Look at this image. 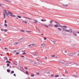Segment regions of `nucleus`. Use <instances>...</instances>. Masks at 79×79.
Returning a JSON list of instances; mask_svg holds the SVG:
<instances>
[{
    "label": "nucleus",
    "instance_id": "ea45409f",
    "mask_svg": "<svg viewBox=\"0 0 79 79\" xmlns=\"http://www.w3.org/2000/svg\"><path fill=\"white\" fill-rule=\"evenodd\" d=\"M36 74L37 75H40V74L39 73H37Z\"/></svg>",
    "mask_w": 79,
    "mask_h": 79
},
{
    "label": "nucleus",
    "instance_id": "aec40b11",
    "mask_svg": "<svg viewBox=\"0 0 79 79\" xmlns=\"http://www.w3.org/2000/svg\"><path fill=\"white\" fill-rule=\"evenodd\" d=\"M4 60H8V59H7V57H4Z\"/></svg>",
    "mask_w": 79,
    "mask_h": 79
},
{
    "label": "nucleus",
    "instance_id": "f3484780",
    "mask_svg": "<svg viewBox=\"0 0 79 79\" xmlns=\"http://www.w3.org/2000/svg\"><path fill=\"white\" fill-rule=\"evenodd\" d=\"M53 20H52L50 21V24H52V23H53Z\"/></svg>",
    "mask_w": 79,
    "mask_h": 79
},
{
    "label": "nucleus",
    "instance_id": "ddd939ff",
    "mask_svg": "<svg viewBox=\"0 0 79 79\" xmlns=\"http://www.w3.org/2000/svg\"><path fill=\"white\" fill-rule=\"evenodd\" d=\"M41 21L43 22H45V21H47V20L45 19H41Z\"/></svg>",
    "mask_w": 79,
    "mask_h": 79
},
{
    "label": "nucleus",
    "instance_id": "c03bdc74",
    "mask_svg": "<svg viewBox=\"0 0 79 79\" xmlns=\"http://www.w3.org/2000/svg\"><path fill=\"white\" fill-rule=\"evenodd\" d=\"M75 78H77V77H78L77 76H75Z\"/></svg>",
    "mask_w": 79,
    "mask_h": 79
},
{
    "label": "nucleus",
    "instance_id": "423d86ee",
    "mask_svg": "<svg viewBox=\"0 0 79 79\" xmlns=\"http://www.w3.org/2000/svg\"><path fill=\"white\" fill-rule=\"evenodd\" d=\"M59 62L61 63V64H65V61H64V60L63 59L59 60Z\"/></svg>",
    "mask_w": 79,
    "mask_h": 79
},
{
    "label": "nucleus",
    "instance_id": "72a5a7b5",
    "mask_svg": "<svg viewBox=\"0 0 79 79\" xmlns=\"http://www.w3.org/2000/svg\"><path fill=\"white\" fill-rule=\"evenodd\" d=\"M22 54L23 55H26V53L25 52H23L22 53Z\"/></svg>",
    "mask_w": 79,
    "mask_h": 79
},
{
    "label": "nucleus",
    "instance_id": "412c9836",
    "mask_svg": "<svg viewBox=\"0 0 79 79\" xmlns=\"http://www.w3.org/2000/svg\"><path fill=\"white\" fill-rule=\"evenodd\" d=\"M6 63H11V62L9 60L6 61Z\"/></svg>",
    "mask_w": 79,
    "mask_h": 79
},
{
    "label": "nucleus",
    "instance_id": "774afa93",
    "mask_svg": "<svg viewBox=\"0 0 79 79\" xmlns=\"http://www.w3.org/2000/svg\"><path fill=\"white\" fill-rule=\"evenodd\" d=\"M10 68H11V66H10Z\"/></svg>",
    "mask_w": 79,
    "mask_h": 79
},
{
    "label": "nucleus",
    "instance_id": "e2e57ef3",
    "mask_svg": "<svg viewBox=\"0 0 79 79\" xmlns=\"http://www.w3.org/2000/svg\"><path fill=\"white\" fill-rule=\"evenodd\" d=\"M55 58H56V59L58 58V57L56 56V57H55Z\"/></svg>",
    "mask_w": 79,
    "mask_h": 79
},
{
    "label": "nucleus",
    "instance_id": "603ef678",
    "mask_svg": "<svg viewBox=\"0 0 79 79\" xmlns=\"http://www.w3.org/2000/svg\"><path fill=\"white\" fill-rule=\"evenodd\" d=\"M40 63H41V64H42V62L41 61H40Z\"/></svg>",
    "mask_w": 79,
    "mask_h": 79
},
{
    "label": "nucleus",
    "instance_id": "7ed1b4c3",
    "mask_svg": "<svg viewBox=\"0 0 79 79\" xmlns=\"http://www.w3.org/2000/svg\"><path fill=\"white\" fill-rule=\"evenodd\" d=\"M3 13L4 16V19L6 18V16H8V12H7L6 10H4L3 12Z\"/></svg>",
    "mask_w": 79,
    "mask_h": 79
},
{
    "label": "nucleus",
    "instance_id": "c9c22d12",
    "mask_svg": "<svg viewBox=\"0 0 79 79\" xmlns=\"http://www.w3.org/2000/svg\"><path fill=\"white\" fill-rule=\"evenodd\" d=\"M4 26H6V27H8V26H7V24H5Z\"/></svg>",
    "mask_w": 79,
    "mask_h": 79
},
{
    "label": "nucleus",
    "instance_id": "b1692460",
    "mask_svg": "<svg viewBox=\"0 0 79 79\" xmlns=\"http://www.w3.org/2000/svg\"><path fill=\"white\" fill-rule=\"evenodd\" d=\"M59 75H56L55 76V77H59Z\"/></svg>",
    "mask_w": 79,
    "mask_h": 79
},
{
    "label": "nucleus",
    "instance_id": "0eeeda50",
    "mask_svg": "<svg viewBox=\"0 0 79 79\" xmlns=\"http://www.w3.org/2000/svg\"><path fill=\"white\" fill-rule=\"evenodd\" d=\"M24 39H25V38L24 37H23V38L20 39L19 40V42H22V41H23V40H24Z\"/></svg>",
    "mask_w": 79,
    "mask_h": 79
},
{
    "label": "nucleus",
    "instance_id": "13d9d810",
    "mask_svg": "<svg viewBox=\"0 0 79 79\" xmlns=\"http://www.w3.org/2000/svg\"><path fill=\"white\" fill-rule=\"evenodd\" d=\"M24 23H25V24H27V22L26 21H25Z\"/></svg>",
    "mask_w": 79,
    "mask_h": 79
},
{
    "label": "nucleus",
    "instance_id": "2eb2a0df",
    "mask_svg": "<svg viewBox=\"0 0 79 79\" xmlns=\"http://www.w3.org/2000/svg\"><path fill=\"white\" fill-rule=\"evenodd\" d=\"M62 27H64V28H67V27L66 26H62Z\"/></svg>",
    "mask_w": 79,
    "mask_h": 79
},
{
    "label": "nucleus",
    "instance_id": "0e129e2a",
    "mask_svg": "<svg viewBox=\"0 0 79 79\" xmlns=\"http://www.w3.org/2000/svg\"><path fill=\"white\" fill-rule=\"evenodd\" d=\"M62 75L63 76H65V75L64 74H63Z\"/></svg>",
    "mask_w": 79,
    "mask_h": 79
},
{
    "label": "nucleus",
    "instance_id": "4d7b16f0",
    "mask_svg": "<svg viewBox=\"0 0 79 79\" xmlns=\"http://www.w3.org/2000/svg\"><path fill=\"white\" fill-rule=\"evenodd\" d=\"M14 76H15L16 77V74H14Z\"/></svg>",
    "mask_w": 79,
    "mask_h": 79
},
{
    "label": "nucleus",
    "instance_id": "58836bf2",
    "mask_svg": "<svg viewBox=\"0 0 79 79\" xmlns=\"http://www.w3.org/2000/svg\"><path fill=\"white\" fill-rule=\"evenodd\" d=\"M51 56H52V57H55V55H51Z\"/></svg>",
    "mask_w": 79,
    "mask_h": 79
},
{
    "label": "nucleus",
    "instance_id": "9d476101",
    "mask_svg": "<svg viewBox=\"0 0 79 79\" xmlns=\"http://www.w3.org/2000/svg\"><path fill=\"white\" fill-rule=\"evenodd\" d=\"M73 55L74 54L73 53H69V56H73Z\"/></svg>",
    "mask_w": 79,
    "mask_h": 79
},
{
    "label": "nucleus",
    "instance_id": "5fc2aeb1",
    "mask_svg": "<svg viewBox=\"0 0 79 79\" xmlns=\"http://www.w3.org/2000/svg\"><path fill=\"white\" fill-rule=\"evenodd\" d=\"M44 58L45 59V60H47V57H45Z\"/></svg>",
    "mask_w": 79,
    "mask_h": 79
},
{
    "label": "nucleus",
    "instance_id": "bf43d9fd",
    "mask_svg": "<svg viewBox=\"0 0 79 79\" xmlns=\"http://www.w3.org/2000/svg\"><path fill=\"white\" fill-rule=\"evenodd\" d=\"M21 31H22V32H24V31L23 30H22Z\"/></svg>",
    "mask_w": 79,
    "mask_h": 79
},
{
    "label": "nucleus",
    "instance_id": "f03ea898",
    "mask_svg": "<svg viewBox=\"0 0 79 79\" xmlns=\"http://www.w3.org/2000/svg\"><path fill=\"white\" fill-rule=\"evenodd\" d=\"M41 24L42 26H44V27H48V26L49 27H53V25L51 23L49 24L48 26L45 24L41 23Z\"/></svg>",
    "mask_w": 79,
    "mask_h": 79
},
{
    "label": "nucleus",
    "instance_id": "6e6d98bb",
    "mask_svg": "<svg viewBox=\"0 0 79 79\" xmlns=\"http://www.w3.org/2000/svg\"><path fill=\"white\" fill-rule=\"evenodd\" d=\"M12 68H15V66H12Z\"/></svg>",
    "mask_w": 79,
    "mask_h": 79
},
{
    "label": "nucleus",
    "instance_id": "8fccbe9b",
    "mask_svg": "<svg viewBox=\"0 0 79 79\" xmlns=\"http://www.w3.org/2000/svg\"><path fill=\"white\" fill-rule=\"evenodd\" d=\"M5 23H7V22H6V20H5Z\"/></svg>",
    "mask_w": 79,
    "mask_h": 79
},
{
    "label": "nucleus",
    "instance_id": "680f3d73",
    "mask_svg": "<svg viewBox=\"0 0 79 79\" xmlns=\"http://www.w3.org/2000/svg\"><path fill=\"white\" fill-rule=\"evenodd\" d=\"M35 28L36 29H37L38 30L39 29H38V28H37V27H35Z\"/></svg>",
    "mask_w": 79,
    "mask_h": 79
},
{
    "label": "nucleus",
    "instance_id": "338daca9",
    "mask_svg": "<svg viewBox=\"0 0 79 79\" xmlns=\"http://www.w3.org/2000/svg\"><path fill=\"white\" fill-rule=\"evenodd\" d=\"M76 33H78V34H79V32H76Z\"/></svg>",
    "mask_w": 79,
    "mask_h": 79
},
{
    "label": "nucleus",
    "instance_id": "e433bc0d",
    "mask_svg": "<svg viewBox=\"0 0 79 79\" xmlns=\"http://www.w3.org/2000/svg\"><path fill=\"white\" fill-rule=\"evenodd\" d=\"M33 21H35L36 22H37V20L36 19H34Z\"/></svg>",
    "mask_w": 79,
    "mask_h": 79
},
{
    "label": "nucleus",
    "instance_id": "2f4dec72",
    "mask_svg": "<svg viewBox=\"0 0 79 79\" xmlns=\"http://www.w3.org/2000/svg\"><path fill=\"white\" fill-rule=\"evenodd\" d=\"M18 44V43H17V42H15V43H14V44L15 45H16Z\"/></svg>",
    "mask_w": 79,
    "mask_h": 79
},
{
    "label": "nucleus",
    "instance_id": "4be33fe9",
    "mask_svg": "<svg viewBox=\"0 0 79 79\" xmlns=\"http://www.w3.org/2000/svg\"><path fill=\"white\" fill-rule=\"evenodd\" d=\"M5 50H6L7 51H8V48H4Z\"/></svg>",
    "mask_w": 79,
    "mask_h": 79
},
{
    "label": "nucleus",
    "instance_id": "393cba45",
    "mask_svg": "<svg viewBox=\"0 0 79 79\" xmlns=\"http://www.w3.org/2000/svg\"><path fill=\"white\" fill-rule=\"evenodd\" d=\"M63 6H66V7L68 6V5H66L64 4H63Z\"/></svg>",
    "mask_w": 79,
    "mask_h": 79
},
{
    "label": "nucleus",
    "instance_id": "cd10ccee",
    "mask_svg": "<svg viewBox=\"0 0 79 79\" xmlns=\"http://www.w3.org/2000/svg\"><path fill=\"white\" fill-rule=\"evenodd\" d=\"M51 77H54V74H51Z\"/></svg>",
    "mask_w": 79,
    "mask_h": 79
},
{
    "label": "nucleus",
    "instance_id": "f8f14e48",
    "mask_svg": "<svg viewBox=\"0 0 79 79\" xmlns=\"http://www.w3.org/2000/svg\"><path fill=\"white\" fill-rule=\"evenodd\" d=\"M51 41H52V43L53 44H54V45H55V43H56V42L55 41H52V40H51Z\"/></svg>",
    "mask_w": 79,
    "mask_h": 79
},
{
    "label": "nucleus",
    "instance_id": "c756f323",
    "mask_svg": "<svg viewBox=\"0 0 79 79\" xmlns=\"http://www.w3.org/2000/svg\"><path fill=\"white\" fill-rule=\"evenodd\" d=\"M27 32H28V33H30V32H32V31H27Z\"/></svg>",
    "mask_w": 79,
    "mask_h": 79
},
{
    "label": "nucleus",
    "instance_id": "09e8293b",
    "mask_svg": "<svg viewBox=\"0 0 79 79\" xmlns=\"http://www.w3.org/2000/svg\"><path fill=\"white\" fill-rule=\"evenodd\" d=\"M1 30L2 31H4V29H1Z\"/></svg>",
    "mask_w": 79,
    "mask_h": 79
},
{
    "label": "nucleus",
    "instance_id": "bb28decb",
    "mask_svg": "<svg viewBox=\"0 0 79 79\" xmlns=\"http://www.w3.org/2000/svg\"><path fill=\"white\" fill-rule=\"evenodd\" d=\"M25 69L26 70H27L28 69V68H27L26 67H24Z\"/></svg>",
    "mask_w": 79,
    "mask_h": 79
},
{
    "label": "nucleus",
    "instance_id": "4468645a",
    "mask_svg": "<svg viewBox=\"0 0 79 79\" xmlns=\"http://www.w3.org/2000/svg\"><path fill=\"white\" fill-rule=\"evenodd\" d=\"M32 60H29V63H32Z\"/></svg>",
    "mask_w": 79,
    "mask_h": 79
},
{
    "label": "nucleus",
    "instance_id": "6ab92c4d",
    "mask_svg": "<svg viewBox=\"0 0 79 79\" xmlns=\"http://www.w3.org/2000/svg\"><path fill=\"white\" fill-rule=\"evenodd\" d=\"M57 29H58V30L60 31H61V29L59 27L57 28Z\"/></svg>",
    "mask_w": 79,
    "mask_h": 79
},
{
    "label": "nucleus",
    "instance_id": "052dcab7",
    "mask_svg": "<svg viewBox=\"0 0 79 79\" xmlns=\"http://www.w3.org/2000/svg\"><path fill=\"white\" fill-rule=\"evenodd\" d=\"M28 47H31V44H30V45H28Z\"/></svg>",
    "mask_w": 79,
    "mask_h": 79
},
{
    "label": "nucleus",
    "instance_id": "20e7f679",
    "mask_svg": "<svg viewBox=\"0 0 79 79\" xmlns=\"http://www.w3.org/2000/svg\"><path fill=\"white\" fill-rule=\"evenodd\" d=\"M63 29L64 31H65L66 32H70V33H72V32H73L72 29L68 30L65 28H63Z\"/></svg>",
    "mask_w": 79,
    "mask_h": 79
},
{
    "label": "nucleus",
    "instance_id": "dca6fc26",
    "mask_svg": "<svg viewBox=\"0 0 79 79\" xmlns=\"http://www.w3.org/2000/svg\"><path fill=\"white\" fill-rule=\"evenodd\" d=\"M54 27H58V25H54Z\"/></svg>",
    "mask_w": 79,
    "mask_h": 79
},
{
    "label": "nucleus",
    "instance_id": "473e14b6",
    "mask_svg": "<svg viewBox=\"0 0 79 79\" xmlns=\"http://www.w3.org/2000/svg\"><path fill=\"white\" fill-rule=\"evenodd\" d=\"M14 71H12L11 72V73L12 74H13V73H14Z\"/></svg>",
    "mask_w": 79,
    "mask_h": 79
},
{
    "label": "nucleus",
    "instance_id": "69168bd1",
    "mask_svg": "<svg viewBox=\"0 0 79 79\" xmlns=\"http://www.w3.org/2000/svg\"><path fill=\"white\" fill-rule=\"evenodd\" d=\"M78 56H79V53L77 54Z\"/></svg>",
    "mask_w": 79,
    "mask_h": 79
},
{
    "label": "nucleus",
    "instance_id": "a211bd4d",
    "mask_svg": "<svg viewBox=\"0 0 79 79\" xmlns=\"http://www.w3.org/2000/svg\"><path fill=\"white\" fill-rule=\"evenodd\" d=\"M31 45V47H32V46H34V45H35V44H30Z\"/></svg>",
    "mask_w": 79,
    "mask_h": 79
},
{
    "label": "nucleus",
    "instance_id": "37998d69",
    "mask_svg": "<svg viewBox=\"0 0 79 79\" xmlns=\"http://www.w3.org/2000/svg\"><path fill=\"white\" fill-rule=\"evenodd\" d=\"M2 5H3V4L1 3H0V6L1 7L2 6Z\"/></svg>",
    "mask_w": 79,
    "mask_h": 79
},
{
    "label": "nucleus",
    "instance_id": "864d4df0",
    "mask_svg": "<svg viewBox=\"0 0 79 79\" xmlns=\"http://www.w3.org/2000/svg\"><path fill=\"white\" fill-rule=\"evenodd\" d=\"M67 51H65V52H64V53H67Z\"/></svg>",
    "mask_w": 79,
    "mask_h": 79
},
{
    "label": "nucleus",
    "instance_id": "39448f33",
    "mask_svg": "<svg viewBox=\"0 0 79 79\" xmlns=\"http://www.w3.org/2000/svg\"><path fill=\"white\" fill-rule=\"evenodd\" d=\"M7 15H9V16H10L12 17H16L15 15H13V13L10 12H7Z\"/></svg>",
    "mask_w": 79,
    "mask_h": 79
},
{
    "label": "nucleus",
    "instance_id": "79ce46f5",
    "mask_svg": "<svg viewBox=\"0 0 79 79\" xmlns=\"http://www.w3.org/2000/svg\"><path fill=\"white\" fill-rule=\"evenodd\" d=\"M34 77V75H31V77Z\"/></svg>",
    "mask_w": 79,
    "mask_h": 79
},
{
    "label": "nucleus",
    "instance_id": "6e6552de",
    "mask_svg": "<svg viewBox=\"0 0 79 79\" xmlns=\"http://www.w3.org/2000/svg\"><path fill=\"white\" fill-rule=\"evenodd\" d=\"M45 45V44L42 43L40 45V46L42 47H44Z\"/></svg>",
    "mask_w": 79,
    "mask_h": 79
},
{
    "label": "nucleus",
    "instance_id": "49530a36",
    "mask_svg": "<svg viewBox=\"0 0 79 79\" xmlns=\"http://www.w3.org/2000/svg\"><path fill=\"white\" fill-rule=\"evenodd\" d=\"M44 40H47V38L46 37H44Z\"/></svg>",
    "mask_w": 79,
    "mask_h": 79
},
{
    "label": "nucleus",
    "instance_id": "4c0bfd02",
    "mask_svg": "<svg viewBox=\"0 0 79 79\" xmlns=\"http://www.w3.org/2000/svg\"><path fill=\"white\" fill-rule=\"evenodd\" d=\"M74 35H75V36H77V34L76 33H74Z\"/></svg>",
    "mask_w": 79,
    "mask_h": 79
},
{
    "label": "nucleus",
    "instance_id": "c85d7f7f",
    "mask_svg": "<svg viewBox=\"0 0 79 79\" xmlns=\"http://www.w3.org/2000/svg\"><path fill=\"white\" fill-rule=\"evenodd\" d=\"M7 72H8V73H10V70H9V69H8L7 70Z\"/></svg>",
    "mask_w": 79,
    "mask_h": 79
},
{
    "label": "nucleus",
    "instance_id": "f704fd0d",
    "mask_svg": "<svg viewBox=\"0 0 79 79\" xmlns=\"http://www.w3.org/2000/svg\"><path fill=\"white\" fill-rule=\"evenodd\" d=\"M19 53H20V52H17L16 53V55H18V54H19Z\"/></svg>",
    "mask_w": 79,
    "mask_h": 79
},
{
    "label": "nucleus",
    "instance_id": "a878e982",
    "mask_svg": "<svg viewBox=\"0 0 79 79\" xmlns=\"http://www.w3.org/2000/svg\"><path fill=\"white\" fill-rule=\"evenodd\" d=\"M17 17L19 18H21V16H19V15H17Z\"/></svg>",
    "mask_w": 79,
    "mask_h": 79
},
{
    "label": "nucleus",
    "instance_id": "3c124183",
    "mask_svg": "<svg viewBox=\"0 0 79 79\" xmlns=\"http://www.w3.org/2000/svg\"><path fill=\"white\" fill-rule=\"evenodd\" d=\"M20 56L21 57H22V58H24V56Z\"/></svg>",
    "mask_w": 79,
    "mask_h": 79
},
{
    "label": "nucleus",
    "instance_id": "5701e85b",
    "mask_svg": "<svg viewBox=\"0 0 79 79\" xmlns=\"http://www.w3.org/2000/svg\"><path fill=\"white\" fill-rule=\"evenodd\" d=\"M7 2H8V3H11V1H8L7 0Z\"/></svg>",
    "mask_w": 79,
    "mask_h": 79
},
{
    "label": "nucleus",
    "instance_id": "9b49d317",
    "mask_svg": "<svg viewBox=\"0 0 79 79\" xmlns=\"http://www.w3.org/2000/svg\"><path fill=\"white\" fill-rule=\"evenodd\" d=\"M23 18H26V19H30V20H32V19H31L28 18L26 17H24Z\"/></svg>",
    "mask_w": 79,
    "mask_h": 79
},
{
    "label": "nucleus",
    "instance_id": "f257e3e1",
    "mask_svg": "<svg viewBox=\"0 0 79 79\" xmlns=\"http://www.w3.org/2000/svg\"><path fill=\"white\" fill-rule=\"evenodd\" d=\"M69 64H72V65L74 64H77H77L76 63H74L73 62H70L69 63H65V64H64V66H70V65H69Z\"/></svg>",
    "mask_w": 79,
    "mask_h": 79
},
{
    "label": "nucleus",
    "instance_id": "de8ad7c7",
    "mask_svg": "<svg viewBox=\"0 0 79 79\" xmlns=\"http://www.w3.org/2000/svg\"><path fill=\"white\" fill-rule=\"evenodd\" d=\"M5 32H7V30L6 29L4 30Z\"/></svg>",
    "mask_w": 79,
    "mask_h": 79
},
{
    "label": "nucleus",
    "instance_id": "1a4fd4ad",
    "mask_svg": "<svg viewBox=\"0 0 79 79\" xmlns=\"http://www.w3.org/2000/svg\"><path fill=\"white\" fill-rule=\"evenodd\" d=\"M31 63L33 64H37V63L36 62H34V61L33 60H32Z\"/></svg>",
    "mask_w": 79,
    "mask_h": 79
},
{
    "label": "nucleus",
    "instance_id": "7c9ffc66",
    "mask_svg": "<svg viewBox=\"0 0 79 79\" xmlns=\"http://www.w3.org/2000/svg\"><path fill=\"white\" fill-rule=\"evenodd\" d=\"M55 23H56V24H59L60 25V23H57V22L55 21Z\"/></svg>",
    "mask_w": 79,
    "mask_h": 79
},
{
    "label": "nucleus",
    "instance_id": "a19ab883",
    "mask_svg": "<svg viewBox=\"0 0 79 79\" xmlns=\"http://www.w3.org/2000/svg\"><path fill=\"white\" fill-rule=\"evenodd\" d=\"M7 66H10V64H7Z\"/></svg>",
    "mask_w": 79,
    "mask_h": 79
},
{
    "label": "nucleus",
    "instance_id": "a18cd8bd",
    "mask_svg": "<svg viewBox=\"0 0 79 79\" xmlns=\"http://www.w3.org/2000/svg\"><path fill=\"white\" fill-rule=\"evenodd\" d=\"M26 74H29V73H28L27 71H26Z\"/></svg>",
    "mask_w": 79,
    "mask_h": 79
}]
</instances>
